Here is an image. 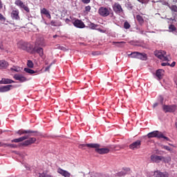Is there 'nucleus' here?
I'll use <instances>...</instances> for the list:
<instances>
[{"mask_svg": "<svg viewBox=\"0 0 177 177\" xmlns=\"http://www.w3.org/2000/svg\"><path fill=\"white\" fill-rule=\"evenodd\" d=\"M3 8V3H2V0H0V10Z\"/></svg>", "mask_w": 177, "mask_h": 177, "instance_id": "nucleus-48", "label": "nucleus"}, {"mask_svg": "<svg viewBox=\"0 0 177 177\" xmlns=\"http://www.w3.org/2000/svg\"><path fill=\"white\" fill-rule=\"evenodd\" d=\"M51 66H52V64H50V66H46V68H45V70H44V71H49V70L50 69V67H51Z\"/></svg>", "mask_w": 177, "mask_h": 177, "instance_id": "nucleus-45", "label": "nucleus"}, {"mask_svg": "<svg viewBox=\"0 0 177 177\" xmlns=\"http://www.w3.org/2000/svg\"><path fill=\"white\" fill-rule=\"evenodd\" d=\"M139 1V2H142V1H143V0H138Z\"/></svg>", "mask_w": 177, "mask_h": 177, "instance_id": "nucleus-58", "label": "nucleus"}, {"mask_svg": "<svg viewBox=\"0 0 177 177\" xmlns=\"http://www.w3.org/2000/svg\"><path fill=\"white\" fill-rule=\"evenodd\" d=\"M57 174H59V175H62V176L64 177H71V174L70 172H68L66 170H64L60 167H59L57 170Z\"/></svg>", "mask_w": 177, "mask_h": 177, "instance_id": "nucleus-12", "label": "nucleus"}, {"mask_svg": "<svg viewBox=\"0 0 177 177\" xmlns=\"http://www.w3.org/2000/svg\"><path fill=\"white\" fill-rule=\"evenodd\" d=\"M0 84H3V78H2L1 80L0 81Z\"/></svg>", "mask_w": 177, "mask_h": 177, "instance_id": "nucleus-53", "label": "nucleus"}, {"mask_svg": "<svg viewBox=\"0 0 177 177\" xmlns=\"http://www.w3.org/2000/svg\"><path fill=\"white\" fill-rule=\"evenodd\" d=\"M82 2L85 4H88L91 3V0H82Z\"/></svg>", "mask_w": 177, "mask_h": 177, "instance_id": "nucleus-42", "label": "nucleus"}, {"mask_svg": "<svg viewBox=\"0 0 177 177\" xmlns=\"http://www.w3.org/2000/svg\"><path fill=\"white\" fill-rule=\"evenodd\" d=\"M112 8H113L115 13L120 14V13H122V12H124V10L122 9L121 4L119 3H115L113 5Z\"/></svg>", "mask_w": 177, "mask_h": 177, "instance_id": "nucleus-8", "label": "nucleus"}, {"mask_svg": "<svg viewBox=\"0 0 177 177\" xmlns=\"http://www.w3.org/2000/svg\"><path fill=\"white\" fill-rule=\"evenodd\" d=\"M33 135L29 134L24 136H22L19 138H15L11 140L12 143H20V142H23L24 140H26V139H28L29 136H32Z\"/></svg>", "mask_w": 177, "mask_h": 177, "instance_id": "nucleus-13", "label": "nucleus"}, {"mask_svg": "<svg viewBox=\"0 0 177 177\" xmlns=\"http://www.w3.org/2000/svg\"><path fill=\"white\" fill-rule=\"evenodd\" d=\"M157 106H158V103L153 104V107H157Z\"/></svg>", "mask_w": 177, "mask_h": 177, "instance_id": "nucleus-51", "label": "nucleus"}, {"mask_svg": "<svg viewBox=\"0 0 177 177\" xmlns=\"http://www.w3.org/2000/svg\"><path fill=\"white\" fill-rule=\"evenodd\" d=\"M147 137L149 139H151V138H158V139H165L167 142H169V138L168 137H165L162 133L158 131H154L152 132H150L147 134Z\"/></svg>", "mask_w": 177, "mask_h": 177, "instance_id": "nucleus-1", "label": "nucleus"}, {"mask_svg": "<svg viewBox=\"0 0 177 177\" xmlns=\"http://www.w3.org/2000/svg\"><path fill=\"white\" fill-rule=\"evenodd\" d=\"M27 66L29 68H32L34 67V63H32V61L31 60H28Z\"/></svg>", "mask_w": 177, "mask_h": 177, "instance_id": "nucleus-35", "label": "nucleus"}, {"mask_svg": "<svg viewBox=\"0 0 177 177\" xmlns=\"http://www.w3.org/2000/svg\"><path fill=\"white\" fill-rule=\"evenodd\" d=\"M48 174H46L45 172L43 173H39V177H46Z\"/></svg>", "mask_w": 177, "mask_h": 177, "instance_id": "nucleus-41", "label": "nucleus"}, {"mask_svg": "<svg viewBox=\"0 0 177 177\" xmlns=\"http://www.w3.org/2000/svg\"><path fill=\"white\" fill-rule=\"evenodd\" d=\"M137 59H139L140 60H147V54L138 52Z\"/></svg>", "mask_w": 177, "mask_h": 177, "instance_id": "nucleus-21", "label": "nucleus"}, {"mask_svg": "<svg viewBox=\"0 0 177 177\" xmlns=\"http://www.w3.org/2000/svg\"><path fill=\"white\" fill-rule=\"evenodd\" d=\"M9 66V63L5 60H0V68H6Z\"/></svg>", "mask_w": 177, "mask_h": 177, "instance_id": "nucleus-24", "label": "nucleus"}, {"mask_svg": "<svg viewBox=\"0 0 177 177\" xmlns=\"http://www.w3.org/2000/svg\"><path fill=\"white\" fill-rule=\"evenodd\" d=\"M169 30L171 32H173V31H176V27H175V25H170L169 26Z\"/></svg>", "mask_w": 177, "mask_h": 177, "instance_id": "nucleus-34", "label": "nucleus"}, {"mask_svg": "<svg viewBox=\"0 0 177 177\" xmlns=\"http://www.w3.org/2000/svg\"><path fill=\"white\" fill-rule=\"evenodd\" d=\"M37 141V138H30L28 140H25L23 143H21V146H30V145H32V143H35Z\"/></svg>", "mask_w": 177, "mask_h": 177, "instance_id": "nucleus-15", "label": "nucleus"}, {"mask_svg": "<svg viewBox=\"0 0 177 177\" xmlns=\"http://www.w3.org/2000/svg\"><path fill=\"white\" fill-rule=\"evenodd\" d=\"M14 78L16 81H19V82H26V81H27V78H26V77L19 74H15L14 75Z\"/></svg>", "mask_w": 177, "mask_h": 177, "instance_id": "nucleus-16", "label": "nucleus"}, {"mask_svg": "<svg viewBox=\"0 0 177 177\" xmlns=\"http://www.w3.org/2000/svg\"><path fill=\"white\" fill-rule=\"evenodd\" d=\"M18 135H24V133H37V131H31V130H19L17 131Z\"/></svg>", "mask_w": 177, "mask_h": 177, "instance_id": "nucleus-20", "label": "nucleus"}, {"mask_svg": "<svg viewBox=\"0 0 177 177\" xmlns=\"http://www.w3.org/2000/svg\"><path fill=\"white\" fill-rule=\"evenodd\" d=\"M0 49H1V50H3V45L0 44Z\"/></svg>", "mask_w": 177, "mask_h": 177, "instance_id": "nucleus-50", "label": "nucleus"}, {"mask_svg": "<svg viewBox=\"0 0 177 177\" xmlns=\"http://www.w3.org/2000/svg\"><path fill=\"white\" fill-rule=\"evenodd\" d=\"M11 71H15V73H19L20 69L19 68H16V66H14V68H10Z\"/></svg>", "mask_w": 177, "mask_h": 177, "instance_id": "nucleus-36", "label": "nucleus"}, {"mask_svg": "<svg viewBox=\"0 0 177 177\" xmlns=\"http://www.w3.org/2000/svg\"><path fill=\"white\" fill-rule=\"evenodd\" d=\"M57 35H55L53 36V38H57Z\"/></svg>", "mask_w": 177, "mask_h": 177, "instance_id": "nucleus-56", "label": "nucleus"}, {"mask_svg": "<svg viewBox=\"0 0 177 177\" xmlns=\"http://www.w3.org/2000/svg\"><path fill=\"white\" fill-rule=\"evenodd\" d=\"M32 53H37L40 57H44V48L39 47V41H36L35 47L32 50Z\"/></svg>", "mask_w": 177, "mask_h": 177, "instance_id": "nucleus-3", "label": "nucleus"}, {"mask_svg": "<svg viewBox=\"0 0 177 177\" xmlns=\"http://www.w3.org/2000/svg\"><path fill=\"white\" fill-rule=\"evenodd\" d=\"M3 146L6 147H11L12 149H15V147H17V145L15 144H5L3 143Z\"/></svg>", "mask_w": 177, "mask_h": 177, "instance_id": "nucleus-32", "label": "nucleus"}, {"mask_svg": "<svg viewBox=\"0 0 177 177\" xmlns=\"http://www.w3.org/2000/svg\"><path fill=\"white\" fill-rule=\"evenodd\" d=\"M176 64V62H173L171 64H170V65H169L170 67H175Z\"/></svg>", "mask_w": 177, "mask_h": 177, "instance_id": "nucleus-46", "label": "nucleus"}, {"mask_svg": "<svg viewBox=\"0 0 177 177\" xmlns=\"http://www.w3.org/2000/svg\"><path fill=\"white\" fill-rule=\"evenodd\" d=\"M140 32L141 34H145V30H140Z\"/></svg>", "mask_w": 177, "mask_h": 177, "instance_id": "nucleus-54", "label": "nucleus"}, {"mask_svg": "<svg viewBox=\"0 0 177 177\" xmlns=\"http://www.w3.org/2000/svg\"><path fill=\"white\" fill-rule=\"evenodd\" d=\"M6 20V18L2 14L0 13V21H5Z\"/></svg>", "mask_w": 177, "mask_h": 177, "instance_id": "nucleus-40", "label": "nucleus"}, {"mask_svg": "<svg viewBox=\"0 0 177 177\" xmlns=\"http://www.w3.org/2000/svg\"><path fill=\"white\" fill-rule=\"evenodd\" d=\"M18 9L12 10L11 12V17L12 20H20V15Z\"/></svg>", "mask_w": 177, "mask_h": 177, "instance_id": "nucleus-14", "label": "nucleus"}, {"mask_svg": "<svg viewBox=\"0 0 177 177\" xmlns=\"http://www.w3.org/2000/svg\"><path fill=\"white\" fill-rule=\"evenodd\" d=\"M154 55L156 57H158V59L162 60V62H169L168 57L165 56V55H167V52L164 50H156L154 52Z\"/></svg>", "mask_w": 177, "mask_h": 177, "instance_id": "nucleus-4", "label": "nucleus"}, {"mask_svg": "<svg viewBox=\"0 0 177 177\" xmlns=\"http://www.w3.org/2000/svg\"><path fill=\"white\" fill-rule=\"evenodd\" d=\"M163 149H165V150H167L168 151H171V147L168 146H164Z\"/></svg>", "mask_w": 177, "mask_h": 177, "instance_id": "nucleus-44", "label": "nucleus"}, {"mask_svg": "<svg viewBox=\"0 0 177 177\" xmlns=\"http://www.w3.org/2000/svg\"><path fill=\"white\" fill-rule=\"evenodd\" d=\"M176 127L177 129V122L175 123Z\"/></svg>", "mask_w": 177, "mask_h": 177, "instance_id": "nucleus-57", "label": "nucleus"}, {"mask_svg": "<svg viewBox=\"0 0 177 177\" xmlns=\"http://www.w3.org/2000/svg\"><path fill=\"white\" fill-rule=\"evenodd\" d=\"M136 19L140 23V24H143L145 23V20L143 19V17L140 15H137Z\"/></svg>", "mask_w": 177, "mask_h": 177, "instance_id": "nucleus-28", "label": "nucleus"}, {"mask_svg": "<svg viewBox=\"0 0 177 177\" xmlns=\"http://www.w3.org/2000/svg\"><path fill=\"white\" fill-rule=\"evenodd\" d=\"M3 84H15V81L10 79L3 78Z\"/></svg>", "mask_w": 177, "mask_h": 177, "instance_id": "nucleus-29", "label": "nucleus"}, {"mask_svg": "<svg viewBox=\"0 0 177 177\" xmlns=\"http://www.w3.org/2000/svg\"><path fill=\"white\" fill-rule=\"evenodd\" d=\"M156 75L158 80H162V75H164V70H162V69L157 70Z\"/></svg>", "mask_w": 177, "mask_h": 177, "instance_id": "nucleus-22", "label": "nucleus"}, {"mask_svg": "<svg viewBox=\"0 0 177 177\" xmlns=\"http://www.w3.org/2000/svg\"><path fill=\"white\" fill-rule=\"evenodd\" d=\"M162 109L165 113H174L176 110V106L175 105H163Z\"/></svg>", "mask_w": 177, "mask_h": 177, "instance_id": "nucleus-9", "label": "nucleus"}, {"mask_svg": "<svg viewBox=\"0 0 177 177\" xmlns=\"http://www.w3.org/2000/svg\"><path fill=\"white\" fill-rule=\"evenodd\" d=\"M95 144L91 143V144H80L79 145L80 149H84V147H88L89 149H93V147H91Z\"/></svg>", "mask_w": 177, "mask_h": 177, "instance_id": "nucleus-25", "label": "nucleus"}, {"mask_svg": "<svg viewBox=\"0 0 177 177\" xmlns=\"http://www.w3.org/2000/svg\"><path fill=\"white\" fill-rule=\"evenodd\" d=\"M95 149V151L98 154H109L110 153V149L109 148H100V145L99 144H94L91 146Z\"/></svg>", "mask_w": 177, "mask_h": 177, "instance_id": "nucleus-2", "label": "nucleus"}, {"mask_svg": "<svg viewBox=\"0 0 177 177\" xmlns=\"http://www.w3.org/2000/svg\"><path fill=\"white\" fill-rule=\"evenodd\" d=\"M171 10H172V12H177V6H171L170 7Z\"/></svg>", "mask_w": 177, "mask_h": 177, "instance_id": "nucleus-38", "label": "nucleus"}, {"mask_svg": "<svg viewBox=\"0 0 177 177\" xmlns=\"http://www.w3.org/2000/svg\"><path fill=\"white\" fill-rule=\"evenodd\" d=\"M162 161L163 162H166V163L171 162V157H169V156H167V157L162 156Z\"/></svg>", "mask_w": 177, "mask_h": 177, "instance_id": "nucleus-27", "label": "nucleus"}, {"mask_svg": "<svg viewBox=\"0 0 177 177\" xmlns=\"http://www.w3.org/2000/svg\"><path fill=\"white\" fill-rule=\"evenodd\" d=\"M97 31H100V32H104V31L100 28L97 29Z\"/></svg>", "mask_w": 177, "mask_h": 177, "instance_id": "nucleus-49", "label": "nucleus"}, {"mask_svg": "<svg viewBox=\"0 0 177 177\" xmlns=\"http://www.w3.org/2000/svg\"><path fill=\"white\" fill-rule=\"evenodd\" d=\"M73 24L77 28H85V24L82 20L76 19L73 22Z\"/></svg>", "mask_w": 177, "mask_h": 177, "instance_id": "nucleus-11", "label": "nucleus"}, {"mask_svg": "<svg viewBox=\"0 0 177 177\" xmlns=\"http://www.w3.org/2000/svg\"><path fill=\"white\" fill-rule=\"evenodd\" d=\"M88 28H91V30H96V27H97V25L92 23V22H90L88 24Z\"/></svg>", "mask_w": 177, "mask_h": 177, "instance_id": "nucleus-30", "label": "nucleus"}, {"mask_svg": "<svg viewBox=\"0 0 177 177\" xmlns=\"http://www.w3.org/2000/svg\"><path fill=\"white\" fill-rule=\"evenodd\" d=\"M124 28L126 30H129L131 28V24H129V22L125 21L124 24Z\"/></svg>", "mask_w": 177, "mask_h": 177, "instance_id": "nucleus-33", "label": "nucleus"}, {"mask_svg": "<svg viewBox=\"0 0 177 177\" xmlns=\"http://www.w3.org/2000/svg\"><path fill=\"white\" fill-rule=\"evenodd\" d=\"M113 44H118V46H121L123 44H125V41H113Z\"/></svg>", "mask_w": 177, "mask_h": 177, "instance_id": "nucleus-39", "label": "nucleus"}, {"mask_svg": "<svg viewBox=\"0 0 177 177\" xmlns=\"http://www.w3.org/2000/svg\"><path fill=\"white\" fill-rule=\"evenodd\" d=\"M142 146V141L140 140H138L133 142H132L129 146V149L131 150H138Z\"/></svg>", "mask_w": 177, "mask_h": 177, "instance_id": "nucleus-7", "label": "nucleus"}, {"mask_svg": "<svg viewBox=\"0 0 177 177\" xmlns=\"http://www.w3.org/2000/svg\"><path fill=\"white\" fill-rule=\"evenodd\" d=\"M91 6H87L84 8V10L85 12H87V13L91 12Z\"/></svg>", "mask_w": 177, "mask_h": 177, "instance_id": "nucleus-37", "label": "nucleus"}, {"mask_svg": "<svg viewBox=\"0 0 177 177\" xmlns=\"http://www.w3.org/2000/svg\"><path fill=\"white\" fill-rule=\"evenodd\" d=\"M98 13L102 17H107V16H110V15H114L113 12L110 13V10L106 7H100L98 10Z\"/></svg>", "mask_w": 177, "mask_h": 177, "instance_id": "nucleus-5", "label": "nucleus"}, {"mask_svg": "<svg viewBox=\"0 0 177 177\" xmlns=\"http://www.w3.org/2000/svg\"><path fill=\"white\" fill-rule=\"evenodd\" d=\"M151 160L152 161V162L158 163L160 161H162V156H157V155H151Z\"/></svg>", "mask_w": 177, "mask_h": 177, "instance_id": "nucleus-17", "label": "nucleus"}, {"mask_svg": "<svg viewBox=\"0 0 177 177\" xmlns=\"http://www.w3.org/2000/svg\"><path fill=\"white\" fill-rule=\"evenodd\" d=\"M0 147H3V143H2L1 142H0Z\"/></svg>", "mask_w": 177, "mask_h": 177, "instance_id": "nucleus-52", "label": "nucleus"}, {"mask_svg": "<svg viewBox=\"0 0 177 177\" xmlns=\"http://www.w3.org/2000/svg\"><path fill=\"white\" fill-rule=\"evenodd\" d=\"M15 5L16 6H18V8H20V9H24L25 12H27V13H30V8L28 6H26L24 3L21 0H16L15 1Z\"/></svg>", "mask_w": 177, "mask_h": 177, "instance_id": "nucleus-6", "label": "nucleus"}, {"mask_svg": "<svg viewBox=\"0 0 177 177\" xmlns=\"http://www.w3.org/2000/svg\"><path fill=\"white\" fill-rule=\"evenodd\" d=\"M41 15H45L46 17L48 19H52V16L50 15V13H49V10H48L46 8H43L40 11Z\"/></svg>", "mask_w": 177, "mask_h": 177, "instance_id": "nucleus-19", "label": "nucleus"}, {"mask_svg": "<svg viewBox=\"0 0 177 177\" xmlns=\"http://www.w3.org/2000/svg\"><path fill=\"white\" fill-rule=\"evenodd\" d=\"M161 66H162L163 67H165V66H170V64L168 62H162L161 64Z\"/></svg>", "mask_w": 177, "mask_h": 177, "instance_id": "nucleus-43", "label": "nucleus"}, {"mask_svg": "<svg viewBox=\"0 0 177 177\" xmlns=\"http://www.w3.org/2000/svg\"><path fill=\"white\" fill-rule=\"evenodd\" d=\"M154 175H155L154 177H168V173L167 172L162 173L158 170L154 171Z\"/></svg>", "mask_w": 177, "mask_h": 177, "instance_id": "nucleus-18", "label": "nucleus"}, {"mask_svg": "<svg viewBox=\"0 0 177 177\" xmlns=\"http://www.w3.org/2000/svg\"><path fill=\"white\" fill-rule=\"evenodd\" d=\"M139 52H133L131 54H129V56H131L133 59H138V55Z\"/></svg>", "mask_w": 177, "mask_h": 177, "instance_id": "nucleus-31", "label": "nucleus"}, {"mask_svg": "<svg viewBox=\"0 0 177 177\" xmlns=\"http://www.w3.org/2000/svg\"><path fill=\"white\" fill-rule=\"evenodd\" d=\"M12 85H7V86H3L0 88V92L3 93V92H9L10 91V88H12Z\"/></svg>", "mask_w": 177, "mask_h": 177, "instance_id": "nucleus-23", "label": "nucleus"}, {"mask_svg": "<svg viewBox=\"0 0 177 177\" xmlns=\"http://www.w3.org/2000/svg\"><path fill=\"white\" fill-rule=\"evenodd\" d=\"M50 24H51V26H57V25H56V21H55L54 20H53V21H50Z\"/></svg>", "mask_w": 177, "mask_h": 177, "instance_id": "nucleus-47", "label": "nucleus"}, {"mask_svg": "<svg viewBox=\"0 0 177 177\" xmlns=\"http://www.w3.org/2000/svg\"><path fill=\"white\" fill-rule=\"evenodd\" d=\"M17 47L22 50H28V43L23 41H20L17 43Z\"/></svg>", "mask_w": 177, "mask_h": 177, "instance_id": "nucleus-10", "label": "nucleus"}, {"mask_svg": "<svg viewBox=\"0 0 177 177\" xmlns=\"http://www.w3.org/2000/svg\"><path fill=\"white\" fill-rule=\"evenodd\" d=\"M68 21H70V19H66V23H68Z\"/></svg>", "mask_w": 177, "mask_h": 177, "instance_id": "nucleus-55", "label": "nucleus"}, {"mask_svg": "<svg viewBox=\"0 0 177 177\" xmlns=\"http://www.w3.org/2000/svg\"><path fill=\"white\" fill-rule=\"evenodd\" d=\"M24 70L26 73H28V74H35V73H38V71H35L30 68H24Z\"/></svg>", "mask_w": 177, "mask_h": 177, "instance_id": "nucleus-26", "label": "nucleus"}]
</instances>
